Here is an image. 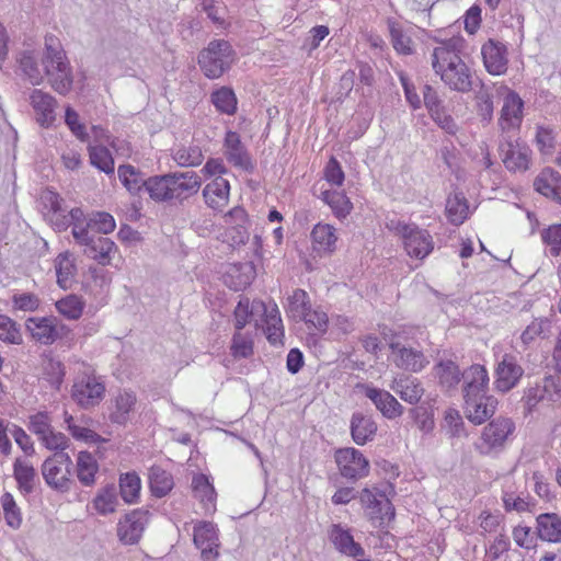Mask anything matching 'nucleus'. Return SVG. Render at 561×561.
Returning <instances> with one entry per match:
<instances>
[{"label":"nucleus","mask_w":561,"mask_h":561,"mask_svg":"<svg viewBox=\"0 0 561 561\" xmlns=\"http://www.w3.org/2000/svg\"><path fill=\"white\" fill-rule=\"evenodd\" d=\"M44 75L50 87L60 95H67L72 88L73 76L66 53L57 37H45V49L42 56Z\"/></svg>","instance_id":"1"},{"label":"nucleus","mask_w":561,"mask_h":561,"mask_svg":"<svg viewBox=\"0 0 561 561\" xmlns=\"http://www.w3.org/2000/svg\"><path fill=\"white\" fill-rule=\"evenodd\" d=\"M142 184L151 198L165 201L191 196L198 191L202 181H196V178H147Z\"/></svg>","instance_id":"2"},{"label":"nucleus","mask_w":561,"mask_h":561,"mask_svg":"<svg viewBox=\"0 0 561 561\" xmlns=\"http://www.w3.org/2000/svg\"><path fill=\"white\" fill-rule=\"evenodd\" d=\"M236 51L226 39H214L198 55V65L209 79L220 78L230 69Z\"/></svg>","instance_id":"3"},{"label":"nucleus","mask_w":561,"mask_h":561,"mask_svg":"<svg viewBox=\"0 0 561 561\" xmlns=\"http://www.w3.org/2000/svg\"><path fill=\"white\" fill-rule=\"evenodd\" d=\"M73 461L68 453L56 451L42 465V474L48 486L59 492H68L72 484Z\"/></svg>","instance_id":"4"},{"label":"nucleus","mask_w":561,"mask_h":561,"mask_svg":"<svg viewBox=\"0 0 561 561\" xmlns=\"http://www.w3.org/2000/svg\"><path fill=\"white\" fill-rule=\"evenodd\" d=\"M515 428V423L510 417L497 416L493 419L481 433V444L477 446L478 450L482 455L502 451Z\"/></svg>","instance_id":"5"},{"label":"nucleus","mask_w":561,"mask_h":561,"mask_svg":"<svg viewBox=\"0 0 561 561\" xmlns=\"http://www.w3.org/2000/svg\"><path fill=\"white\" fill-rule=\"evenodd\" d=\"M72 236L77 243L83 245L88 257L105 266L111 262V253L116 250L115 243L102 236L91 234L87 228L72 227Z\"/></svg>","instance_id":"6"},{"label":"nucleus","mask_w":561,"mask_h":561,"mask_svg":"<svg viewBox=\"0 0 561 561\" xmlns=\"http://www.w3.org/2000/svg\"><path fill=\"white\" fill-rule=\"evenodd\" d=\"M224 157L238 172H255V161L237 131H226L222 144Z\"/></svg>","instance_id":"7"},{"label":"nucleus","mask_w":561,"mask_h":561,"mask_svg":"<svg viewBox=\"0 0 561 561\" xmlns=\"http://www.w3.org/2000/svg\"><path fill=\"white\" fill-rule=\"evenodd\" d=\"M105 385L96 376L85 375L78 378L71 388L72 400L82 409H91L103 400Z\"/></svg>","instance_id":"8"},{"label":"nucleus","mask_w":561,"mask_h":561,"mask_svg":"<svg viewBox=\"0 0 561 561\" xmlns=\"http://www.w3.org/2000/svg\"><path fill=\"white\" fill-rule=\"evenodd\" d=\"M335 462L341 476L347 480L357 481L369 473V461L356 448L346 447L335 451Z\"/></svg>","instance_id":"9"},{"label":"nucleus","mask_w":561,"mask_h":561,"mask_svg":"<svg viewBox=\"0 0 561 561\" xmlns=\"http://www.w3.org/2000/svg\"><path fill=\"white\" fill-rule=\"evenodd\" d=\"M359 501L373 523L381 525L394 518V507L383 492L365 488L359 493Z\"/></svg>","instance_id":"10"},{"label":"nucleus","mask_w":561,"mask_h":561,"mask_svg":"<svg viewBox=\"0 0 561 561\" xmlns=\"http://www.w3.org/2000/svg\"><path fill=\"white\" fill-rule=\"evenodd\" d=\"M150 512L136 508L126 513L117 523V537L124 545H136L150 519Z\"/></svg>","instance_id":"11"},{"label":"nucleus","mask_w":561,"mask_h":561,"mask_svg":"<svg viewBox=\"0 0 561 561\" xmlns=\"http://www.w3.org/2000/svg\"><path fill=\"white\" fill-rule=\"evenodd\" d=\"M396 229L402 236L404 248L410 256L422 260L432 252L433 239L427 230L403 222H398Z\"/></svg>","instance_id":"12"},{"label":"nucleus","mask_w":561,"mask_h":561,"mask_svg":"<svg viewBox=\"0 0 561 561\" xmlns=\"http://www.w3.org/2000/svg\"><path fill=\"white\" fill-rule=\"evenodd\" d=\"M524 375V368L519 365L515 355L506 353L499 360L495 368V388L503 393L515 388Z\"/></svg>","instance_id":"13"},{"label":"nucleus","mask_w":561,"mask_h":561,"mask_svg":"<svg viewBox=\"0 0 561 561\" xmlns=\"http://www.w3.org/2000/svg\"><path fill=\"white\" fill-rule=\"evenodd\" d=\"M39 202L45 209L49 222L57 231H65L70 227L67 207L62 206L64 199L50 188H45L39 195Z\"/></svg>","instance_id":"14"},{"label":"nucleus","mask_w":561,"mask_h":561,"mask_svg":"<svg viewBox=\"0 0 561 561\" xmlns=\"http://www.w3.org/2000/svg\"><path fill=\"white\" fill-rule=\"evenodd\" d=\"M194 543L201 550L204 561H216L218 558L219 538L216 526L210 522L199 523L194 527Z\"/></svg>","instance_id":"15"},{"label":"nucleus","mask_w":561,"mask_h":561,"mask_svg":"<svg viewBox=\"0 0 561 561\" xmlns=\"http://www.w3.org/2000/svg\"><path fill=\"white\" fill-rule=\"evenodd\" d=\"M389 347L394 355V364L400 369L419 373L430 363L421 350L408 347L393 340L389 343Z\"/></svg>","instance_id":"16"},{"label":"nucleus","mask_w":561,"mask_h":561,"mask_svg":"<svg viewBox=\"0 0 561 561\" xmlns=\"http://www.w3.org/2000/svg\"><path fill=\"white\" fill-rule=\"evenodd\" d=\"M481 55L486 71L492 76H501L507 71V47L490 38L482 45Z\"/></svg>","instance_id":"17"},{"label":"nucleus","mask_w":561,"mask_h":561,"mask_svg":"<svg viewBox=\"0 0 561 561\" xmlns=\"http://www.w3.org/2000/svg\"><path fill=\"white\" fill-rule=\"evenodd\" d=\"M436 73L454 91L466 93L472 89V72L463 60L451 62L450 67H445Z\"/></svg>","instance_id":"18"},{"label":"nucleus","mask_w":561,"mask_h":561,"mask_svg":"<svg viewBox=\"0 0 561 561\" xmlns=\"http://www.w3.org/2000/svg\"><path fill=\"white\" fill-rule=\"evenodd\" d=\"M55 317H32L25 321L26 330L38 343L50 345L61 335Z\"/></svg>","instance_id":"19"},{"label":"nucleus","mask_w":561,"mask_h":561,"mask_svg":"<svg viewBox=\"0 0 561 561\" xmlns=\"http://www.w3.org/2000/svg\"><path fill=\"white\" fill-rule=\"evenodd\" d=\"M497 404V399L489 394L465 398L466 415L470 422L480 425L493 416Z\"/></svg>","instance_id":"20"},{"label":"nucleus","mask_w":561,"mask_h":561,"mask_svg":"<svg viewBox=\"0 0 561 561\" xmlns=\"http://www.w3.org/2000/svg\"><path fill=\"white\" fill-rule=\"evenodd\" d=\"M523 107L524 102L520 96L516 92L510 91L504 99L499 121V125L503 134H507L519 128L523 119Z\"/></svg>","instance_id":"21"},{"label":"nucleus","mask_w":561,"mask_h":561,"mask_svg":"<svg viewBox=\"0 0 561 561\" xmlns=\"http://www.w3.org/2000/svg\"><path fill=\"white\" fill-rule=\"evenodd\" d=\"M465 47V41L461 37H451L440 43L435 47L432 54V67L434 71L442 70L445 67H450L451 62L456 64L457 60H462L460 53Z\"/></svg>","instance_id":"22"},{"label":"nucleus","mask_w":561,"mask_h":561,"mask_svg":"<svg viewBox=\"0 0 561 561\" xmlns=\"http://www.w3.org/2000/svg\"><path fill=\"white\" fill-rule=\"evenodd\" d=\"M365 396L373 401L382 416L393 420L403 413V407L388 391L370 386H365Z\"/></svg>","instance_id":"23"},{"label":"nucleus","mask_w":561,"mask_h":561,"mask_svg":"<svg viewBox=\"0 0 561 561\" xmlns=\"http://www.w3.org/2000/svg\"><path fill=\"white\" fill-rule=\"evenodd\" d=\"M36 121L42 127H49L55 122L56 99L47 92L34 89L30 95Z\"/></svg>","instance_id":"24"},{"label":"nucleus","mask_w":561,"mask_h":561,"mask_svg":"<svg viewBox=\"0 0 561 561\" xmlns=\"http://www.w3.org/2000/svg\"><path fill=\"white\" fill-rule=\"evenodd\" d=\"M463 399L486 394L489 375L484 366L476 364L462 373Z\"/></svg>","instance_id":"25"},{"label":"nucleus","mask_w":561,"mask_h":561,"mask_svg":"<svg viewBox=\"0 0 561 561\" xmlns=\"http://www.w3.org/2000/svg\"><path fill=\"white\" fill-rule=\"evenodd\" d=\"M500 152L504 165L510 172H524L528 169L529 150L527 147L516 146L508 139L500 144Z\"/></svg>","instance_id":"26"},{"label":"nucleus","mask_w":561,"mask_h":561,"mask_svg":"<svg viewBox=\"0 0 561 561\" xmlns=\"http://www.w3.org/2000/svg\"><path fill=\"white\" fill-rule=\"evenodd\" d=\"M328 535L330 541L340 553L354 559L364 556V549L362 546L354 540L351 531L342 527L340 524L331 525Z\"/></svg>","instance_id":"27"},{"label":"nucleus","mask_w":561,"mask_h":561,"mask_svg":"<svg viewBox=\"0 0 561 561\" xmlns=\"http://www.w3.org/2000/svg\"><path fill=\"white\" fill-rule=\"evenodd\" d=\"M377 423L373 416L362 412H354L350 422L352 439L356 445L363 446L371 442L377 433Z\"/></svg>","instance_id":"28"},{"label":"nucleus","mask_w":561,"mask_h":561,"mask_svg":"<svg viewBox=\"0 0 561 561\" xmlns=\"http://www.w3.org/2000/svg\"><path fill=\"white\" fill-rule=\"evenodd\" d=\"M538 537L548 542H561V516L557 513H543L537 516Z\"/></svg>","instance_id":"29"},{"label":"nucleus","mask_w":561,"mask_h":561,"mask_svg":"<svg viewBox=\"0 0 561 561\" xmlns=\"http://www.w3.org/2000/svg\"><path fill=\"white\" fill-rule=\"evenodd\" d=\"M403 401L416 404L424 394L421 381L411 376L394 379L390 387Z\"/></svg>","instance_id":"30"},{"label":"nucleus","mask_w":561,"mask_h":561,"mask_svg":"<svg viewBox=\"0 0 561 561\" xmlns=\"http://www.w3.org/2000/svg\"><path fill=\"white\" fill-rule=\"evenodd\" d=\"M229 190L226 178H214L203 191L206 204L214 209L224 207L228 203Z\"/></svg>","instance_id":"31"},{"label":"nucleus","mask_w":561,"mask_h":561,"mask_svg":"<svg viewBox=\"0 0 561 561\" xmlns=\"http://www.w3.org/2000/svg\"><path fill=\"white\" fill-rule=\"evenodd\" d=\"M255 274V266L252 262L236 263L229 267L227 277L231 280H226V283L236 291L242 290L252 283Z\"/></svg>","instance_id":"32"},{"label":"nucleus","mask_w":561,"mask_h":561,"mask_svg":"<svg viewBox=\"0 0 561 561\" xmlns=\"http://www.w3.org/2000/svg\"><path fill=\"white\" fill-rule=\"evenodd\" d=\"M137 402L136 394L133 391L119 392L113 400V410L110 420L116 424H125L129 420V414Z\"/></svg>","instance_id":"33"},{"label":"nucleus","mask_w":561,"mask_h":561,"mask_svg":"<svg viewBox=\"0 0 561 561\" xmlns=\"http://www.w3.org/2000/svg\"><path fill=\"white\" fill-rule=\"evenodd\" d=\"M192 490L194 496L201 501L206 511H215L216 491L207 476L203 473L194 474L192 479Z\"/></svg>","instance_id":"34"},{"label":"nucleus","mask_w":561,"mask_h":561,"mask_svg":"<svg viewBox=\"0 0 561 561\" xmlns=\"http://www.w3.org/2000/svg\"><path fill=\"white\" fill-rule=\"evenodd\" d=\"M76 470L80 483L84 486H91L95 483L99 463L91 453L80 451L77 457Z\"/></svg>","instance_id":"35"},{"label":"nucleus","mask_w":561,"mask_h":561,"mask_svg":"<svg viewBox=\"0 0 561 561\" xmlns=\"http://www.w3.org/2000/svg\"><path fill=\"white\" fill-rule=\"evenodd\" d=\"M311 310V301L308 293L297 288L287 298L286 312L295 321H301Z\"/></svg>","instance_id":"36"},{"label":"nucleus","mask_w":561,"mask_h":561,"mask_svg":"<svg viewBox=\"0 0 561 561\" xmlns=\"http://www.w3.org/2000/svg\"><path fill=\"white\" fill-rule=\"evenodd\" d=\"M150 491L156 497L165 496L174 486L173 477L159 466H153L149 471Z\"/></svg>","instance_id":"37"},{"label":"nucleus","mask_w":561,"mask_h":561,"mask_svg":"<svg viewBox=\"0 0 561 561\" xmlns=\"http://www.w3.org/2000/svg\"><path fill=\"white\" fill-rule=\"evenodd\" d=\"M13 477L21 492L30 494L34 491L36 471L32 465L16 458L13 463Z\"/></svg>","instance_id":"38"},{"label":"nucleus","mask_w":561,"mask_h":561,"mask_svg":"<svg viewBox=\"0 0 561 561\" xmlns=\"http://www.w3.org/2000/svg\"><path fill=\"white\" fill-rule=\"evenodd\" d=\"M313 248L318 252H333L336 243L335 229L330 225L318 224L311 231Z\"/></svg>","instance_id":"39"},{"label":"nucleus","mask_w":561,"mask_h":561,"mask_svg":"<svg viewBox=\"0 0 561 561\" xmlns=\"http://www.w3.org/2000/svg\"><path fill=\"white\" fill-rule=\"evenodd\" d=\"M19 67L33 85H38L44 80V69L38 66L37 58L32 50H24L18 58Z\"/></svg>","instance_id":"40"},{"label":"nucleus","mask_w":561,"mask_h":561,"mask_svg":"<svg viewBox=\"0 0 561 561\" xmlns=\"http://www.w3.org/2000/svg\"><path fill=\"white\" fill-rule=\"evenodd\" d=\"M434 370L440 386L447 389L456 387L462 378L459 366L450 359L440 360L435 365Z\"/></svg>","instance_id":"41"},{"label":"nucleus","mask_w":561,"mask_h":561,"mask_svg":"<svg viewBox=\"0 0 561 561\" xmlns=\"http://www.w3.org/2000/svg\"><path fill=\"white\" fill-rule=\"evenodd\" d=\"M210 102L221 114L233 115L237 112V96L231 88L221 87L210 94Z\"/></svg>","instance_id":"42"},{"label":"nucleus","mask_w":561,"mask_h":561,"mask_svg":"<svg viewBox=\"0 0 561 561\" xmlns=\"http://www.w3.org/2000/svg\"><path fill=\"white\" fill-rule=\"evenodd\" d=\"M469 207L466 197L462 193H456L449 196L446 202V214L448 220L455 225H461L468 217Z\"/></svg>","instance_id":"43"},{"label":"nucleus","mask_w":561,"mask_h":561,"mask_svg":"<svg viewBox=\"0 0 561 561\" xmlns=\"http://www.w3.org/2000/svg\"><path fill=\"white\" fill-rule=\"evenodd\" d=\"M58 285L68 289L73 283L76 265L68 253H60L55 260Z\"/></svg>","instance_id":"44"},{"label":"nucleus","mask_w":561,"mask_h":561,"mask_svg":"<svg viewBox=\"0 0 561 561\" xmlns=\"http://www.w3.org/2000/svg\"><path fill=\"white\" fill-rule=\"evenodd\" d=\"M423 101L431 117L435 122L443 124V121L446 122L449 119V117L445 115L443 102L438 93L430 84H425L423 88Z\"/></svg>","instance_id":"45"},{"label":"nucleus","mask_w":561,"mask_h":561,"mask_svg":"<svg viewBox=\"0 0 561 561\" xmlns=\"http://www.w3.org/2000/svg\"><path fill=\"white\" fill-rule=\"evenodd\" d=\"M90 163L106 174L114 173V159L110 150L103 146H89Z\"/></svg>","instance_id":"46"},{"label":"nucleus","mask_w":561,"mask_h":561,"mask_svg":"<svg viewBox=\"0 0 561 561\" xmlns=\"http://www.w3.org/2000/svg\"><path fill=\"white\" fill-rule=\"evenodd\" d=\"M141 483L140 478L135 472H127L121 476L119 492L122 499L128 503H135L140 493Z\"/></svg>","instance_id":"47"},{"label":"nucleus","mask_w":561,"mask_h":561,"mask_svg":"<svg viewBox=\"0 0 561 561\" xmlns=\"http://www.w3.org/2000/svg\"><path fill=\"white\" fill-rule=\"evenodd\" d=\"M94 508L101 515L114 513L117 505V494L114 484L106 485L93 500Z\"/></svg>","instance_id":"48"},{"label":"nucleus","mask_w":561,"mask_h":561,"mask_svg":"<svg viewBox=\"0 0 561 561\" xmlns=\"http://www.w3.org/2000/svg\"><path fill=\"white\" fill-rule=\"evenodd\" d=\"M322 198L337 217H345L352 209V203L342 192L325 190L322 192Z\"/></svg>","instance_id":"49"},{"label":"nucleus","mask_w":561,"mask_h":561,"mask_svg":"<svg viewBox=\"0 0 561 561\" xmlns=\"http://www.w3.org/2000/svg\"><path fill=\"white\" fill-rule=\"evenodd\" d=\"M388 28L391 36V43L393 48L401 54L410 55L412 54V41L411 38L403 33L401 25L389 19L388 20Z\"/></svg>","instance_id":"50"},{"label":"nucleus","mask_w":561,"mask_h":561,"mask_svg":"<svg viewBox=\"0 0 561 561\" xmlns=\"http://www.w3.org/2000/svg\"><path fill=\"white\" fill-rule=\"evenodd\" d=\"M83 307V301L76 295H69L56 302L58 312L69 320H78L82 314Z\"/></svg>","instance_id":"51"},{"label":"nucleus","mask_w":561,"mask_h":561,"mask_svg":"<svg viewBox=\"0 0 561 561\" xmlns=\"http://www.w3.org/2000/svg\"><path fill=\"white\" fill-rule=\"evenodd\" d=\"M502 500L506 512H533L536 506V501L529 495L522 497L516 496L513 492H505Z\"/></svg>","instance_id":"52"},{"label":"nucleus","mask_w":561,"mask_h":561,"mask_svg":"<svg viewBox=\"0 0 561 561\" xmlns=\"http://www.w3.org/2000/svg\"><path fill=\"white\" fill-rule=\"evenodd\" d=\"M1 505L7 525L13 529H18L22 524V516L21 511L13 499V495L9 492H5L1 496Z\"/></svg>","instance_id":"53"},{"label":"nucleus","mask_w":561,"mask_h":561,"mask_svg":"<svg viewBox=\"0 0 561 561\" xmlns=\"http://www.w3.org/2000/svg\"><path fill=\"white\" fill-rule=\"evenodd\" d=\"M536 191L561 204V178H536Z\"/></svg>","instance_id":"54"},{"label":"nucleus","mask_w":561,"mask_h":561,"mask_svg":"<svg viewBox=\"0 0 561 561\" xmlns=\"http://www.w3.org/2000/svg\"><path fill=\"white\" fill-rule=\"evenodd\" d=\"M43 371L48 382L55 389H59L65 377V367L62 363L53 357H47L43 364Z\"/></svg>","instance_id":"55"},{"label":"nucleus","mask_w":561,"mask_h":561,"mask_svg":"<svg viewBox=\"0 0 561 561\" xmlns=\"http://www.w3.org/2000/svg\"><path fill=\"white\" fill-rule=\"evenodd\" d=\"M28 430L43 439L51 430V420L47 412H37L28 417Z\"/></svg>","instance_id":"56"},{"label":"nucleus","mask_w":561,"mask_h":561,"mask_svg":"<svg viewBox=\"0 0 561 561\" xmlns=\"http://www.w3.org/2000/svg\"><path fill=\"white\" fill-rule=\"evenodd\" d=\"M65 124L80 141L85 142L89 140L90 137L87 133L85 125L80 122L78 112L70 105L65 110Z\"/></svg>","instance_id":"57"},{"label":"nucleus","mask_w":561,"mask_h":561,"mask_svg":"<svg viewBox=\"0 0 561 561\" xmlns=\"http://www.w3.org/2000/svg\"><path fill=\"white\" fill-rule=\"evenodd\" d=\"M230 353L234 358H248L253 354V341L237 331L231 341Z\"/></svg>","instance_id":"58"},{"label":"nucleus","mask_w":561,"mask_h":561,"mask_svg":"<svg viewBox=\"0 0 561 561\" xmlns=\"http://www.w3.org/2000/svg\"><path fill=\"white\" fill-rule=\"evenodd\" d=\"M88 230L95 229L98 232L107 234L115 229V219L108 213H94L89 218Z\"/></svg>","instance_id":"59"},{"label":"nucleus","mask_w":561,"mask_h":561,"mask_svg":"<svg viewBox=\"0 0 561 561\" xmlns=\"http://www.w3.org/2000/svg\"><path fill=\"white\" fill-rule=\"evenodd\" d=\"M0 340L11 344L22 342V335L16 323L4 314H0Z\"/></svg>","instance_id":"60"},{"label":"nucleus","mask_w":561,"mask_h":561,"mask_svg":"<svg viewBox=\"0 0 561 561\" xmlns=\"http://www.w3.org/2000/svg\"><path fill=\"white\" fill-rule=\"evenodd\" d=\"M73 417L65 413V422L68 424V431L78 440L99 443L102 440L101 436L94 431L76 425L72 423Z\"/></svg>","instance_id":"61"},{"label":"nucleus","mask_w":561,"mask_h":561,"mask_svg":"<svg viewBox=\"0 0 561 561\" xmlns=\"http://www.w3.org/2000/svg\"><path fill=\"white\" fill-rule=\"evenodd\" d=\"M478 113L483 122H491L493 117V95L488 89H481L477 93Z\"/></svg>","instance_id":"62"},{"label":"nucleus","mask_w":561,"mask_h":561,"mask_svg":"<svg viewBox=\"0 0 561 561\" xmlns=\"http://www.w3.org/2000/svg\"><path fill=\"white\" fill-rule=\"evenodd\" d=\"M542 241L550 245V252L558 256L561 252V224L552 225L541 232Z\"/></svg>","instance_id":"63"},{"label":"nucleus","mask_w":561,"mask_h":561,"mask_svg":"<svg viewBox=\"0 0 561 561\" xmlns=\"http://www.w3.org/2000/svg\"><path fill=\"white\" fill-rule=\"evenodd\" d=\"M548 327L549 322L547 319H535L526 327L520 335L523 344L527 346L534 342L536 337L542 336Z\"/></svg>","instance_id":"64"}]
</instances>
